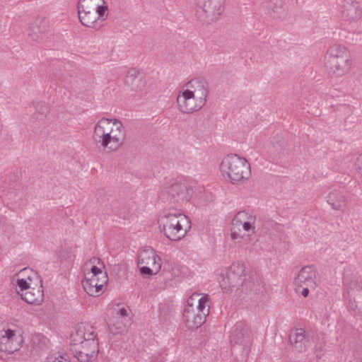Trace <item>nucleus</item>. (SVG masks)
<instances>
[{
  "instance_id": "1",
  "label": "nucleus",
  "mask_w": 362,
  "mask_h": 362,
  "mask_svg": "<svg viewBox=\"0 0 362 362\" xmlns=\"http://www.w3.org/2000/svg\"><path fill=\"white\" fill-rule=\"evenodd\" d=\"M158 223L160 232L171 241L182 239L191 229L189 218L176 209L163 210Z\"/></svg>"
},
{
  "instance_id": "2",
  "label": "nucleus",
  "mask_w": 362,
  "mask_h": 362,
  "mask_svg": "<svg viewBox=\"0 0 362 362\" xmlns=\"http://www.w3.org/2000/svg\"><path fill=\"white\" fill-rule=\"evenodd\" d=\"M124 127L117 119L102 118L94 128L93 138L103 147H109L115 151L122 144L124 141Z\"/></svg>"
},
{
  "instance_id": "3",
  "label": "nucleus",
  "mask_w": 362,
  "mask_h": 362,
  "mask_svg": "<svg viewBox=\"0 0 362 362\" xmlns=\"http://www.w3.org/2000/svg\"><path fill=\"white\" fill-rule=\"evenodd\" d=\"M324 64L332 77L339 78L348 74L352 59L348 49L339 44L330 46L324 57Z\"/></svg>"
},
{
  "instance_id": "4",
  "label": "nucleus",
  "mask_w": 362,
  "mask_h": 362,
  "mask_svg": "<svg viewBox=\"0 0 362 362\" xmlns=\"http://www.w3.org/2000/svg\"><path fill=\"white\" fill-rule=\"evenodd\" d=\"M220 170L222 176L232 184H239L251 176L249 162L237 154H229L221 161Z\"/></svg>"
},
{
  "instance_id": "5",
  "label": "nucleus",
  "mask_w": 362,
  "mask_h": 362,
  "mask_svg": "<svg viewBox=\"0 0 362 362\" xmlns=\"http://www.w3.org/2000/svg\"><path fill=\"white\" fill-rule=\"evenodd\" d=\"M199 296V294H195L190 297L182 313L183 321L189 329H196L201 327L209 314V296H202L198 299L197 305L194 306L192 301Z\"/></svg>"
},
{
  "instance_id": "6",
  "label": "nucleus",
  "mask_w": 362,
  "mask_h": 362,
  "mask_svg": "<svg viewBox=\"0 0 362 362\" xmlns=\"http://www.w3.org/2000/svg\"><path fill=\"white\" fill-rule=\"evenodd\" d=\"M245 267L242 262H234L221 272L218 282L222 291L231 293L243 286L245 281Z\"/></svg>"
},
{
  "instance_id": "7",
  "label": "nucleus",
  "mask_w": 362,
  "mask_h": 362,
  "mask_svg": "<svg viewBox=\"0 0 362 362\" xmlns=\"http://www.w3.org/2000/svg\"><path fill=\"white\" fill-rule=\"evenodd\" d=\"M344 298L348 301L349 307L355 312H362V281L356 276L344 275L343 279Z\"/></svg>"
},
{
  "instance_id": "8",
  "label": "nucleus",
  "mask_w": 362,
  "mask_h": 362,
  "mask_svg": "<svg viewBox=\"0 0 362 362\" xmlns=\"http://www.w3.org/2000/svg\"><path fill=\"white\" fill-rule=\"evenodd\" d=\"M225 1L197 0V18L206 23L217 21L225 10Z\"/></svg>"
},
{
  "instance_id": "9",
  "label": "nucleus",
  "mask_w": 362,
  "mask_h": 362,
  "mask_svg": "<svg viewBox=\"0 0 362 362\" xmlns=\"http://www.w3.org/2000/svg\"><path fill=\"white\" fill-rule=\"evenodd\" d=\"M192 189L186 182H175L163 191L160 198L163 202H169L175 204L176 206H181L189 200L192 197Z\"/></svg>"
},
{
  "instance_id": "10",
  "label": "nucleus",
  "mask_w": 362,
  "mask_h": 362,
  "mask_svg": "<svg viewBox=\"0 0 362 362\" xmlns=\"http://www.w3.org/2000/svg\"><path fill=\"white\" fill-rule=\"evenodd\" d=\"M138 265L143 275L151 276L157 274L161 268V259L151 247H146L140 252Z\"/></svg>"
},
{
  "instance_id": "11",
  "label": "nucleus",
  "mask_w": 362,
  "mask_h": 362,
  "mask_svg": "<svg viewBox=\"0 0 362 362\" xmlns=\"http://www.w3.org/2000/svg\"><path fill=\"white\" fill-rule=\"evenodd\" d=\"M178 110L183 114H192L200 110L205 105L194 97L192 93L184 88L177 96Z\"/></svg>"
},
{
  "instance_id": "12",
  "label": "nucleus",
  "mask_w": 362,
  "mask_h": 362,
  "mask_svg": "<svg viewBox=\"0 0 362 362\" xmlns=\"http://www.w3.org/2000/svg\"><path fill=\"white\" fill-rule=\"evenodd\" d=\"M187 91L193 93L194 97L204 105L206 103V98L209 95V88L207 82L200 78H195L187 82L185 87Z\"/></svg>"
},
{
  "instance_id": "13",
  "label": "nucleus",
  "mask_w": 362,
  "mask_h": 362,
  "mask_svg": "<svg viewBox=\"0 0 362 362\" xmlns=\"http://www.w3.org/2000/svg\"><path fill=\"white\" fill-rule=\"evenodd\" d=\"M99 351L98 340H85L76 350V358L81 362H88Z\"/></svg>"
},
{
  "instance_id": "14",
  "label": "nucleus",
  "mask_w": 362,
  "mask_h": 362,
  "mask_svg": "<svg viewBox=\"0 0 362 362\" xmlns=\"http://www.w3.org/2000/svg\"><path fill=\"white\" fill-rule=\"evenodd\" d=\"M315 276L316 271L313 266L303 267L295 277L294 284L299 288L310 286V288L314 289L316 287Z\"/></svg>"
},
{
  "instance_id": "15",
  "label": "nucleus",
  "mask_w": 362,
  "mask_h": 362,
  "mask_svg": "<svg viewBox=\"0 0 362 362\" xmlns=\"http://www.w3.org/2000/svg\"><path fill=\"white\" fill-rule=\"evenodd\" d=\"M107 279L86 276L82 281L84 291L90 296H100L103 292V287L106 284Z\"/></svg>"
},
{
  "instance_id": "16",
  "label": "nucleus",
  "mask_w": 362,
  "mask_h": 362,
  "mask_svg": "<svg viewBox=\"0 0 362 362\" xmlns=\"http://www.w3.org/2000/svg\"><path fill=\"white\" fill-rule=\"evenodd\" d=\"M21 298L28 304L40 305L44 300V291L42 289V281L40 286L30 288L28 291L20 293Z\"/></svg>"
},
{
  "instance_id": "17",
  "label": "nucleus",
  "mask_w": 362,
  "mask_h": 362,
  "mask_svg": "<svg viewBox=\"0 0 362 362\" xmlns=\"http://www.w3.org/2000/svg\"><path fill=\"white\" fill-rule=\"evenodd\" d=\"M290 341L294 349L302 352L309 344V339L303 329H296L290 335Z\"/></svg>"
},
{
  "instance_id": "18",
  "label": "nucleus",
  "mask_w": 362,
  "mask_h": 362,
  "mask_svg": "<svg viewBox=\"0 0 362 362\" xmlns=\"http://www.w3.org/2000/svg\"><path fill=\"white\" fill-rule=\"evenodd\" d=\"M327 199V203L334 210L343 211L346 206L347 197L340 189L332 190Z\"/></svg>"
},
{
  "instance_id": "19",
  "label": "nucleus",
  "mask_w": 362,
  "mask_h": 362,
  "mask_svg": "<svg viewBox=\"0 0 362 362\" xmlns=\"http://www.w3.org/2000/svg\"><path fill=\"white\" fill-rule=\"evenodd\" d=\"M267 8L269 15L274 19L283 21L287 16L283 0H270Z\"/></svg>"
},
{
  "instance_id": "20",
  "label": "nucleus",
  "mask_w": 362,
  "mask_h": 362,
  "mask_svg": "<svg viewBox=\"0 0 362 362\" xmlns=\"http://www.w3.org/2000/svg\"><path fill=\"white\" fill-rule=\"evenodd\" d=\"M47 27V22L45 19L37 18L32 23H30L29 29V35L33 40H37L40 35L44 33Z\"/></svg>"
},
{
  "instance_id": "21",
  "label": "nucleus",
  "mask_w": 362,
  "mask_h": 362,
  "mask_svg": "<svg viewBox=\"0 0 362 362\" xmlns=\"http://www.w3.org/2000/svg\"><path fill=\"white\" fill-rule=\"evenodd\" d=\"M342 16L345 21L356 23L362 16V9L357 4H352L344 8Z\"/></svg>"
},
{
  "instance_id": "22",
  "label": "nucleus",
  "mask_w": 362,
  "mask_h": 362,
  "mask_svg": "<svg viewBox=\"0 0 362 362\" xmlns=\"http://www.w3.org/2000/svg\"><path fill=\"white\" fill-rule=\"evenodd\" d=\"M78 18L81 24L86 27L95 28V22L98 20L97 14L95 11L79 12Z\"/></svg>"
},
{
  "instance_id": "23",
  "label": "nucleus",
  "mask_w": 362,
  "mask_h": 362,
  "mask_svg": "<svg viewBox=\"0 0 362 362\" xmlns=\"http://www.w3.org/2000/svg\"><path fill=\"white\" fill-rule=\"evenodd\" d=\"M86 337V326L78 325L75 332L71 335V341L74 345L80 346L85 340Z\"/></svg>"
},
{
  "instance_id": "24",
  "label": "nucleus",
  "mask_w": 362,
  "mask_h": 362,
  "mask_svg": "<svg viewBox=\"0 0 362 362\" xmlns=\"http://www.w3.org/2000/svg\"><path fill=\"white\" fill-rule=\"evenodd\" d=\"M250 217H255V216L246 211H240L233 218L232 226L240 227L245 222L249 221Z\"/></svg>"
},
{
  "instance_id": "25",
  "label": "nucleus",
  "mask_w": 362,
  "mask_h": 362,
  "mask_svg": "<svg viewBox=\"0 0 362 362\" xmlns=\"http://www.w3.org/2000/svg\"><path fill=\"white\" fill-rule=\"evenodd\" d=\"M242 326V323H237L233 327L230 336V342L238 344L242 341L244 335Z\"/></svg>"
},
{
  "instance_id": "26",
  "label": "nucleus",
  "mask_w": 362,
  "mask_h": 362,
  "mask_svg": "<svg viewBox=\"0 0 362 362\" xmlns=\"http://www.w3.org/2000/svg\"><path fill=\"white\" fill-rule=\"evenodd\" d=\"M35 110L37 114V118L42 119L44 117H46L47 115L49 113V107L47 103L40 102L37 103Z\"/></svg>"
},
{
  "instance_id": "27",
  "label": "nucleus",
  "mask_w": 362,
  "mask_h": 362,
  "mask_svg": "<svg viewBox=\"0 0 362 362\" xmlns=\"http://www.w3.org/2000/svg\"><path fill=\"white\" fill-rule=\"evenodd\" d=\"M98 6H95V13L97 14L98 19L103 18L105 15L108 8L104 0L97 1Z\"/></svg>"
},
{
  "instance_id": "28",
  "label": "nucleus",
  "mask_w": 362,
  "mask_h": 362,
  "mask_svg": "<svg viewBox=\"0 0 362 362\" xmlns=\"http://www.w3.org/2000/svg\"><path fill=\"white\" fill-rule=\"evenodd\" d=\"M146 85V81L143 78V76L140 74L134 80V82L130 84V87L132 90L138 91L141 90Z\"/></svg>"
},
{
  "instance_id": "29",
  "label": "nucleus",
  "mask_w": 362,
  "mask_h": 362,
  "mask_svg": "<svg viewBox=\"0 0 362 362\" xmlns=\"http://www.w3.org/2000/svg\"><path fill=\"white\" fill-rule=\"evenodd\" d=\"M15 331L8 329L4 332H0V344H6L12 340L15 336Z\"/></svg>"
},
{
  "instance_id": "30",
  "label": "nucleus",
  "mask_w": 362,
  "mask_h": 362,
  "mask_svg": "<svg viewBox=\"0 0 362 362\" xmlns=\"http://www.w3.org/2000/svg\"><path fill=\"white\" fill-rule=\"evenodd\" d=\"M141 74L136 69H130L126 77L125 83L129 86L134 80L136 78Z\"/></svg>"
},
{
  "instance_id": "31",
  "label": "nucleus",
  "mask_w": 362,
  "mask_h": 362,
  "mask_svg": "<svg viewBox=\"0 0 362 362\" xmlns=\"http://www.w3.org/2000/svg\"><path fill=\"white\" fill-rule=\"evenodd\" d=\"M90 275V277H96L100 278V276H102L103 279H107V275L105 273H103L102 269L98 268L96 266H93L90 269V273H88L86 276Z\"/></svg>"
},
{
  "instance_id": "32",
  "label": "nucleus",
  "mask_w": 362,
  "mask_h": 362,
  "mask_svg": "<svg viewBox=\"0 0 362 362\" xmlns=\"http://www.w3.org/2000/svg\"><path fill=\"white\" fill-rule=\"evenodd\" d=\"M240 229L238 226H232L230 233L231 239L237 241L238 243H240L241 240L243 238V236L240 235Z\"/></svg>"
},
{
  "instance_id": "33",
  "label": "nucleus",
  "mask_w": 362,
  "mask_h": 362,
  "mask_svg": "<svg viewBox=\"0 0 362 362\" xmlns=\"http://www.w3.org/2000/svg\"><path fill=\"white\" fill-rule=\"evenodd\" d=\"M255 221L256 217H250L249 218V221L243 223L241 226L244 230L247 232L252 230V232H254Z\"/></svg>"
},
{
  "instance_id": "34",
  "label": "nucleus",
  "mask_w": 362,
  "mask_h": 362,
  "mask_svg": "<svg viewBox=\"0 0 362 362\" xmlns=\"http://www.w3.org/2000/svg\"><path fill=\"white\" fill-rule=\"evenodd\" d=\"M98 340L97 334L92 327L86 326V337L84 340Z\"/></svg>"
},
{
  "instance_id": "35",
  "label": "nucleus",
  "mask_w": 362,
  "mask_h": 362,
  "mask_svg": "<svg viewBox=\"0 0 362 362\" xmlns=\"http://www.w3.org/2000/svg\"><path fill=\"white\" fill-rule=\"evenodd\" d=\"M16 284L18 287L20 288V290L23 292L24 291L28 290L30 288L29 284L24 278L18 279L17 280Z\"/></svg>"
},
{
  "instance_id": "36",
  "label": "nucleus",
  "mask_w": 362,
  "mask_h": 362,
  "mask_svg": "<svg viewBox=\"0 0 362 362\" xmlns=\"http://www.w3.org/2000/svg\"><path fill=\"white\" fill-rule=\"evenodd\" d=\"M117 317H127L128 310L125 308H120L116 313Z\"/></svg>"
},
{
  "instance_id": "37",
  "label": "nucleus",
  "mask_w": 362,
  "mask_h": 362,
  "mask_svg": "<svg viewBox=\"0 0 362 362\" xmlns=\"http://www.w3.org/2000/svg\"><path fill=\"white\" fill-rule=\"evenodd\" d=\"M356 165L358 168V173L362 175V153L358 156Z\"/></svg>"
},
{
  "instance_id": "38",
  "label": "nucleus",
  "mask_w": 362,
  "mask_h": 362,
  "mask_svg": "<svg viewBox=\"0 0 362 362\" xmlns=\"http://www.w3.org/2000/svg\"><path fill=\"white\" fill-rule=\"evenodd\" d=\"M20 273L22 274V276L28 275V279L29 280H31L30 273H33V270L29 268H23L20 270Z\"/></svg>"
},
{
  "instance_id": "39",
  "label": "nucleus",
  "mask_w": 362,
  "mask_h": 362,
  "mask_svg": "<svg viewBox=\"0 0 362 362\" xmlns=\"http://www.w3.org/2000/svg\"><path fill=\"white\" fill-rule=\"evenodd\" d=\"M303 290L300 291L302 296L303 297H307L309 294V288H310V286H303L302 287Z\"/></svg>"
},
{
  "instance_id": "40",
  "label": "nucleus",
  "mask_w": 362,
  "mask_h": 362,
  "mask_svg": "<svg viewBox=\"0 0 362 362\" xmlns=\"http://www.w3.org/2000/svg\"><path fill=\"white\" fill-rule=\"evenodd\" d=\"M17 186L16 184H13L12 186H9V187L6 189L7 190V192L4 193L2 197H5V198L8 197V199H10L9 197V192L10 190H11L13 188L16 187Z\"/></svg>"
},
{
  "instance_id": "41",
  "label": "nucleus",
  "mask_w": 362,
  "mask_h": 362,
  "mask_svg": "<svg viewBox=\"0 0 362 362\" xmlns=\"http://www.w3.org/2000/svg\"><path fill=\"white\" fill-rule=\"evenodd\" d=\"M119 132L115 127H114V134H118Z\"/></svg>"
},
{
  "instance_id": "42",
  "label": "nucleus",
  "mask_w": 362,
  "mask_h": 362,
  "mask_svg": "<svg viewBox=\"0 0 362 362\" xmlns=\"http://www.w3.org/2000/svg\"><path fill=\"white\" fill-rule=\"evenodd\" d=\"M262 284V281H257V286H260Z\"/></svg>"
},
{
  "instance_id": "43",
  "label": "nucleus",
  "mask_w": 362,
  "mask_h": 362,
  "mask_svg": "<svg viewBox=\"0 0 362 362\" xmlns=\"http://www.w3.org/2000/svg\"><path fill=\"white\" fill-rule=\"evenodd\" d=\"M254 290H255V291H260V288H255Z\"/></svg>"
},
{
  "instance_id": "44",
  "label": "nucleus",
  "mask_w": 362,
  "mask_h": 362,
  "mask_svg": "<svg viewBox=\"0 0 362 362\" xmlns=\"http://www.w3.org/2000/svg\"><path fill=\"white\" fill-rule=\"evenodd\" d=\"M361 362H362V361H361Z\"/></svg>"
}]
</instances>
